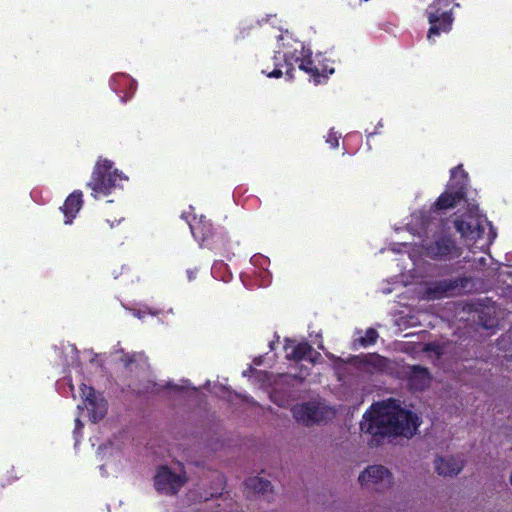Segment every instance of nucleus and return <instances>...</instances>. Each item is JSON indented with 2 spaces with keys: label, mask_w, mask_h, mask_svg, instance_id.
<instances>
[{
  "label": "nucleus",
  "mask_w": 512,
  "mask_h": 512,
  "mask_svg": "<svg viewBox=\"0 0 512 512\" xmlns=\"http://www.w3.org/2000/svg\"><path fill=\"white\" fill-rule=\"evenodd\" d=\"M453 0H435L427 9V16L430 23L428 39L432 40L441 32H448L453 23L451 14V3Z\"/></svg>",
  "instance_id": "6"
},
{
  "label": "nucleus",
  "mask_w": 512,
  "mask_h": 512,
  "mask_svg": "<svg viewBox=\"0 0 512 512\" xmlns=\"http://www.w3.org/2000/svg\"><path fill=\"white\" fill-rule=\"evenodd\" d=\"M67 385H68V387L70 389L71 396L75 399L76 398V394L74 392V386H73V384L71 382V379H67Z\"/></svg>",
  "instance_id": "27"
},
{
  "label": "nucleus",
  "mask_w": 512,
  "mask_h": 512,
  "mask_svg": "<svg viewBox=\"0 0 512 512\" xmlns=\"http://www.w3.org/2000/svg\"><path fill=\"white\" fill-rule=\"evenodd\" d=\"M404 248L409 252L410 259L415 262L416 261V252L414 250H411V245L408 243H400V244H394L391 247V251L394 253H398L401 251V249Z\"/></svg>",
  "instance_id": "23"
},
{
  "label": "nucleus",
  "mask_w": 512,
  "mask_h": 512,
  "mask_svg": "<svg viewBox=\"0 0 512 512\" xmlns=\"http://www.w3.org/2000/svg\"><path fill=\"white\" fill-rule=\"evenodd\" d=\"M363 369L369 373L387 372L390 361L378 354H368L362 359Z\"/></svg>",
  "instance_id": "17"
},
{
  "label": "nucleus",
  "mask_w": 512,
  "mask_h": 512,
  "mask_svg": "<svg viewBox=\"0 0 512 512\" xmlns=\"http://www.w3.org/2000/svg\"><path fill=\"white\" fill-rule=\"evenodd\" d=\"M112 166V162L106 159L97 162L88 183L95 198L110 194L112 189L119 187L121 182L128 180L117 169L113 170Z\"/></svg>",
  "instance_id": "5"
},
{
  "label": "nucleus",
  "mask_w": 512,
  "mask_h": 512,
  "mask_svg": "<svg viewBox=\"0 0 512 512\" xmlns=\"http://www.w3.org/2000/svg\"><path fill=\"white\" fill-rule=\"evenodd\" d=\"M281 44L278 47V50L275 52L274 56V65L275 69L271 72H267L263 70L270 78H279L283 75L281 67L283 66L280 61H284V65L286 67V74L291 78L293 66L295 63H299V68L306 73L310 74L315 84L321 82L320 78H326L328 74H332L334 72L333 68H329L327 66L318 67L313 60H311V51L306 49L303 43L292 39V37L286 32L282 34L279 38Z\"/></svg>",
  "instance_id": "2"
},
{
  "label": "nucleus",
  "mask_w": 512,
  "mask_h": 512,
  "mask_svg": "<svg viewBox=\"0 0 512 512\" xmlns=\"http://www.w3.org/2000/svg\"><path fill=\"white\" fill-rule=\"evenodd\" d=\"M408 380L411 389L424 390L429 386L431 377L427 369L420 366H412Z\"/></svg>",
  "instance_id": "16"
},
{
  "label": "nucleus",
  "mask_w": 512,
  "mask_h": 512,
  "mask_svg": "<svg viewBox=\"0 0 512 512\" xmlns=\"http://www.w3.org/2000/svg\"><path fill=\"white\" fill-rule=\"evenodd\" d=\"M478 262H479V265H484L486 262V259L484 257H481V258H479Z\"/></svg>",
  "instance_id": "29"
},
{
  "label": "nucleus",
  "mask_w": 512,
  "mask_h": 512,
  "mask_svg": "<svg viewBox=\"0 0 512 512\" xmlns=\"http://www.w3.org/2000/svg\"><path fill=\"white\" fill-rule=\"evenodd\" d=\"M284 350L288 360L301 361L309 360L311 363L316 362L319 353L315 352L311 345L307 342H297L296 340L286 339Z\"/></svg>",
  "instance_id": "13"
},
{
  "label": "nucleus",
  "mask_w": 512,
  "mask_h": 512,
  "mask_svg": "<svg viewBox=\"0 0 512 512\" xmlns=\"http://www.w3.org/2000/svg\"><path fill=\"white\" fill-rule=\"evenodd\" d=\"M248 485L251 487H254L259 492H266L270 486V483L268 481H264L258 478L250 479L248 481Z\"/></svg>",
  "instance_id": "22"
},
{
  "label": "nucleus",
  "mask_w": 512,
  "mask_h": 512,
  "mask_svg": "<svg viewBox=\"0 0 512 512\" xmlns=\"http://www.w3.org/2000/svg\"><path fill=\"white\" fill-rule=\"evenodd\" d=\"M305 375H306V374L301 373V374L299 375V377H300V378H303Z\"/></svg>",
  "instance_id": "33"
},
{
  "label": "nucleus",
  "mask_w": 512,
  "mask_h": 512,
  "mask_svg": "<svg viewBox=\"0 0 512 512\" xmlns=\"http://www.w3.org/2000/svg\"><path fill=\"white\" fill-rule=\"evenodd\" d=\"M187 221L191 233L196 240L203 243L208 239L209 235L211 234V224L205 218L201 217L199 220L194 218L193 221Z\"/></svg>",
  "instance_id": "18"
},
{
  "label": "nucleus",
  "mask_w": 512,
  "mask_h": 512,
  "mask_svg": "<svg viewBox=\"0 0 512 512\" xmlns=\"http://www.w3.org/2000/svg\"><path fill=\"white\" fill-rule=\"evenodd\" d=\"M455 228L466 241L481 242L477 246L481 250L489 247L496 237L490 223L477 209H471L464 218L456 220Z\"/></svg>",
  "instance_id": "4"
},
{
  "label": "nucleus",
  "mask_w": 512,
  "mask_h": 512,
  "mask_svg": "<svg viewBox=\"0 0 512 512\" xmlns=\"http://www.w3.org/2000/svg\"><path fill=\"white\" fill-rule=\"evenodd\" d=\"M82 423L79 419V417H77L75 419V429H74V438H75V441H76V444L79 442V434H80V431L82 429Z\"/></svg>",
  "instance_id": "26"
},
{
  "label": "nucleus",
  "mask_w": 512,
  "mask_h": 512,
  "mask_svg": "<svg viewBox=\"0 0 512 512\" xmlns=\"http://www.w3.org/2000/svg\"><path fill=\"white\" fill-rule=\"evenodd\" d=\"M82 207V193L80 191H74L71 193L61 207V210L65 216V224H71L73 219Z\"/></svg>",
  "instance_id": "14"
},
{
  "label": "nucleus",
  "mask_w": 512,
  "mask_h": 512,
  "mask_svg": "<svg viewBox=\"0 0 512 512\" xmlns=\"http://www.w3.org/2000/svg\"><path fill=\"white\" fill-rule=\"evenodd\" d=\"M251 264L254 266V267H259L260 268V272H259V283L258 285L259 286H266L270 283V274L267 270L269 264H270V261L267 257L263 256V255H254L252 258H251Z\"/></svg>",
  "instance_id": "19"
},
{
  "label": "nucleus",
  "mask_w": 512,
  "mask_h": 512,
  "mask_svg": "<svg viewBox=\"0 0 512 512\" xmlns=\"http://www.w3.org/2000/svg\"><path fill=\"white\" fill-rule=\"evenodd\" d=\"M339 136L333 129H331L326 137V142L330 144L332 148H337L339 146Z\"/></svg>",
  "instance_id": "24"
},
{
  "label": "nucleus",
  "mask_w": 512,
  "mask_h": 512,
  "mask_svg": "<svg viewBox=\"0 0 512 512\" xmlns=\"http://www.w3.org/2000/svg\"><path fill=\"white\" fill-rule=\"evenodd\" d=\"M216 268H217V266H214V267L212 268V272H213L214 274L216 273Z\"/></svg>",
  "instance_id": "32"
},
{
  "label": "nucleus",
  "mask_w": 512,
  "mask_h": 512,
  "mask_svg": "<svg viewBox=\"0 0 512 512\" xmlns=\"http://www.w3.org/2000/svg\"><path fill=\"white\" fill-rule=\"evenodd\" d=\"M432 223L424 212L414 213L411 221L407 224V229L413 235L421 238V254L432 259H451L460 256V250L455 243L447 237L436 239L432 243H428V233L431 231Z\"/></svg>",
  "instance_id": "3"
},
{
  "label": "nucleus",
  "mask_w": 512,
  "mask_h": 512,
  "mask_svg": "<svg viewBox=\"0 0 512 512\" xmlns=\"http://www.w3.org/2000/svg\"><path fill=\"white\" fill-rule=\"evenodd\" d=\"M469 250H471L472 252H474L473 250V247L469 245Z\"/></svg>",
  "instance_id": "34"
},
{
  "label": "nucleus",
  "mask_w": 512,
  "mask_h": 512,
  "mask_svg": "<svg viewBox=\"0 0 512 512\" xmlns=\"http://www.w3.org/2000/svg\"><path fill=\"white\" fill-rule=\"evenodd\" d=\"M185 481V472L180 464L174 468L161 466L155 475L154 485L158 492L173 495L181 489Z\"/></svg>",
  "instance_id": "8"
},
{
  "label": "nucleus",
  "mask_w": 512,
  "mask_h": 512,
  "mask_svg": "<svg viewBox=\"0 0 512 512\" xmlns=\"http://www.w3.org/2000/svg\"><path fill=\"white\" fill-rule=\"evenodd\" d=\"M130 311L138 319H143L145 314H151V315H156L157 314V312L152 311V310H147V309H144V310H142V309H132Z\"/></svg>",
  "instance_id": "25"
},
{
  "label": "nucleus",
  "mask_w": 512,
  "mask_h": 512,
  "mask_svg": "<svg viewBox=\"0 0 512 512\" xmlns=\"http://www.w3.org/2000/svg\"><path fill=\"white\" fill-rule=\"evenodd\" d=\"M293 417L297 422L312 425L334 416V410L319 402H309L294 406Z\"/></svg>",
  "instance_id": "10"
},
{
  "label": "nucleus",
  "mask_w": 512,
  "mask_h": 512,
  "mask_svg": "<svg viewBox=\"0 0 512 512\" xmlns=\"http://www.w3.org/2000/svg\"><path fill=\"white\" fill-rule=\"evenodd\" d=\"M125 362V365H129L130 363H132L134 361L133 358H130L129 360H123Z\"/></svg>",
  "instance_id": "30"
},
{
  "label": "nucleus",
  "mask_w": 512,
  "mask_h": 512,
  "mask_svg": "<svg viewBox=\"0 0 512 512\" xmlns=\"http://www.w3.org/2000/svg\"><path fill=\"white\" fill-rule=\"evenodd\" d=\"M378 338V333L375 329L369 328L365 331V335H359L355 337V342H358L360 346L366 347L375 343Z\"/></svg>",
  "instance_id": "21"
},
{
  "label": "nucleus",
  "mask_w": 512,
  "mask_h": 512,
  "mask_svg": "<svg viewBox=\"0 0 512 512\" xmlns=\"http://www.w3.org/2000/svg\"><path fill=\"white\" fill-rule=\"evenodd\" d=\"M81 398L84 400L85 409L89 412V417L93 422L102 419L107 412L105 400L96 395L92 387L82 383L80 386Z\"/></svg>",
  "instance_id": "12"
},
{
  "label": "nucleus",
  "mask_w": 512,
  "mask_h": 512,
  "mask_svg": "<svg viewBox=\"0 0 512 512\" xmlns=\"http://www.w3.org/2000/svg\"><path fill=\"white\" fill-rule=\"evenodd\" d=\"M462 467V460L455 457H440L435 461V469L439 475H456L462 470Z\"/></svg>",
  "instance_id": "15"
},
{
  "label": "nucleus",
  "mask_w": 512,
  "mask_h": 512,
  "mask_svg": "<svg viewBox=\"0 0 512 512\" xmlns=\"http://www.w3.org/2000/svg\"><path fill=\"white\" fill-rule=\"evenodd\" d=\"M358 481L365 489L384 492L392 486L393 476L386 467L371 465L361 472Z\"/></svg>",
  "instance_id": "9"
},
{
  "label": "nucleus",
  "mask_w": 512,
  "mask_h": 512,
  "mask_svg": "<svg viewBox=\"0 0 512 512\" xmlns=\"http://www.w3.org/2000/svg\"><path fill=\"white\" fill-rule=\"evenodd\" d=\"M467 282V278L432 282L426 287L425 292L423 293V298L427 300H435L455 295L465 287Z\"/></svg>",
  "instance_id": "11"
},
{
  "label": "nucleus",
  "mask_w": 512,
  "mask_h": 512,
  "mask_svg": "<svg viewBox=\"0 0 512 512\" xmlns=\"http://www.w3.org/2000/svg\"><path fill=\"white\" fill-rule=\"evenodd\" d=\"M110 86L116 93L123 92L124 87H129V89L134 92L136 89V82L128 75L116 74L112 77Z\"/></svg>",
  "instance_id": "20"
},
{
  "label": "nucleus",
  "mask_w": 512,
  "mask_h": 512,
  "mask_svg": "<svg viewBox=\"0 0 512 512\" xmlns=\"http://www.w3.org/2000/svg\"><path fill=\"white\" fill-rule=\"evenodd\" d=\"M133 357H142V355L141 354L133 355Z\"/></svg>",
  "instance_id": "35"
},
{
  "label": "nucleus",
  "mask_w": 512,
  "mask_h": 512,
  "mask_svg": "<svg viewBox=\"0 0 512 512\" xmlns=\"http://www.w3.org/2000/svg\"><path fill=\"white\" fill-rule=\"evenodd\" d=\"M187 274H188V278H189V280H193V279L195 278L196 271L188 270V271H187Z\"/></svg>",
  "instance_id": "28"
},
{
  "label": "nucleus",
  "mask_w": 512,
  "mask_h": 512,
  "mask_svg": "<svg viewBox=\"0 0 512 512\" xmlns=\"http://www.w3.org/2000/svg\"><path fill=\"white\" fill-rule=\"evenodd\" d=\"M417 414L400 406L396 400L375 403L363 415L361 431L373 436L410 438L420 425Z\"/></svg>",
  "instance_id": "1"
},
{
  "label": "nucleus",
  "mask_w": 512,
  "mask_h": 512,
  "mask_svg": "<svg viewBox=\"0 0 512 512\" xmlns=\"http://www.w3.org/2000/svg\"><path fill=\"white\" fill-rule=\"evenodd\" d=\"M274 344H275V343H274L273 341H272V342H270V349H271V350H273V349H274Z\"/></svg>",
  "instance_id": "31"
},
{
  "label": "nucleus",
  "mask_w": 512,
  "mask_h": 512,
  "mask_svg": "<svg viewBox=\"0 0 512 512\" xmlns=\"http://www.w3.org/2000/svg\"><path fill=\"white\" fill-rule=\"evenodd\" d=\"M467 183V173L461 166L451 170V180L447 190L442 193L435 203V207L439 210L453 207L458 201L464 197V189Z\"/></svg>",
  "instance_id": "7"
}]
</instances>
